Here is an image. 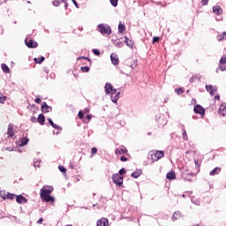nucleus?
<instances>
[{
  "label": "nucleus",
  "mask_w": 226,
  "mask_h": 226,
  "mask_svg": "<svg viewBox=\"0 0 226 226\" xmlns=\"http://www.w3.org/2000/svg\"><path fill=\"white\" fill-rule=\"evenodd\" d=\"M98 31L101 34H110V33H112V29L110 28V26L106 24H100L98 26Z\"/></svg>",
  "instance_id": "f257e3e1"
},
{
  "label": "nucleus",
  "mask_w": 226,
  "mask_h": 226,
  "mask_svg": "<svg viewBox=\"0 0 226 226\" xmlns=\"http://www.w3.org/2000/svg\"><path fill=\"white\" fill-rule=\"evenodd\" d=\"M149 154L153 162H158V160L164 156L163 151H151L149 152Z\"/></svg>",
  "instance_id": "f03ea898"
},
{
  "label": "nucleus",
  "mask_w": 226,
  "mask_h": 226,
  "mask_svg": "<svg viewBox=\"0 0 226 226\" xmlns=\"http://www.w3.org/2000/svg\"><path fill=\"white\" fill-rule=\"evenodd\" d=\"M104 91L106 94H113L117 93V89L114 88V86L110 83H106L104 87Z\"/></svg>",
  "instance_id": "7ed1b4c3"
},
{
  "label": "nucleus",
  "mask_w": 226,
  "mask_h": 226,
  "mask_svg": "<svg viewBox=\"0 0 226 226\" xmlns=\"http://www.w3.org/2000/svg\"><path fill=\"white\" fill-rule=\"evenodd\" d=\"M52 192H54V187H52L50 185H44L41 189L40 195H50Z\"/></svg>",
  "instance_id": "20e7f679"
},
{
  "label": "nucleus",
  "mask_w": 226,
  "mask_h": 226,
  "mask_svg": "<svg viewBox=\"0 0 226 226\" xmlns=\"http://www.w3.org/2000/svg\"><path fill=\"white\" fill-rule=\"evenodd\" d=\"M112 180L117 186H123V177H120L119 174H113Z\"/></svg>",
  "instance_id": "39448f33"
},
{
  "label": "nucleus",
  "mask_w": 226,
  "mask_h": 226,
  "mask_svg": "<svg viewBox=\"0 0 226 226\" xmlns=\"http://www.w3.org/2000/svg\"><path fill=\"white\" fill-rule=\"evenodd\" d=\"M25 43H26V47H28V49H36V47H38V42H36L29 38H26L25 40Z\"/></svg>",
  "instance_id": "423d86ee"
},
{
  "label": "nucleus",
  "mask_w": 226,
  "mask_h": 226,
  "mask_svg": "<svg viewBox=\"0 0 226 226\" xmlns=\"http://www.w3.org/2000/svg\"><path fill=\"white\" fill-rule=\"evenodd\" d=\"M206 89L211 96H215L216 91H218V87H213V85H206Z\"/></svg>",
  "instance_id": "0eeeda50"
},
{
  "label": "nucleus",
  "mask_w": 226,
  "mask_h": 226,
  "mask_svg": "<svg viewBox=\"0 0 226 226\" xmlns=\"http://www.w3.org/2000/svg\"><path fill=\"white\" fill-rule=\"evenodd\" d=\"M121 98V92L113 93L110 95V100L113 103H117V100Z\"/></svg>",
  "instance_id": "6e6552de"
},
{
  "label": "nucleus",
  "mask_w": 226,
  "mask_h": 226,
  "mask_svg": "<svg viewBox=\"0 0 226 226\" xmlns=\"http://www.w3.org/2000/svg\"><path fill=\"white\" fill-rule=\"evenodd\" d=\"M110 59H111L112 64H114V66H117V64H119V57L117 56V55L116 53H112L110 55Z\"/></svg>",
  "instance_id": "1a4fd4ad"
},
{
  "label": "nucleus",
  "mask_w": 226,
  "mask_h": 226,
  "mask_svg": "<svg viewBox=\"0 0 226 226\" xmlns=\"http://www.w3.org/2000/svg\"><path fill=\"white\" fill-rule=\"evenodd\" d=\"M41 199L44 200V202H54L55 200L54 197L50 196V194L41 195Z\"/></svg>",
  "instance_id": "9d476101"
},
{
  "label": "nucleus",
  "mask_w": 226,
  "mask_h": 226,
  "mask_svg": "<svg viewBox=\"0 0 226 226\" xmlns=\"http://www.w3.org/2000/svg\"><path fill=\"white\" fill-rule=\"evenodd\" d=\"M194 112L195 114H200V116H204L205 114L204 108L200 105H196L194 107Z\"/></svg>",
  "instance_id": "9b49d317"
},
{
  "label": "nucleus",
  "mask_w": 226,
  "mask_h": 226,
  "mask_svg": "<svg viewBox=\"0 0 226 226\" xmlns=\"http://www.w3.org/2000/svg\"><path fill=\"white\" fill-rule=\"evenodd\" d=\"M97 226H109V219L102 218L97 221Z\"/></svg>",
  "instance_id": "f8f14e48"
},
{
  "label": "nucleus",
  "mask_w": 226,
  "mask_h": 226,
  "mask_svg": "<svg viewBox=\"0 0 226 226\" xmlns=\"http://www.w3.org/2000/svg\"><path fill=\"white\" fill-rule=\"evenodd\" d=\"M41 110L42 112H52V107L47 105V102H42L41 104Z\"/></svg>",
  "instance_id": "ddd939ff"
},
{
  "label": "nucleus",
  "mask_w": 226,
  "mask_h": 226,
  "mask_svg": "<svg viewBox=\"0 0 226 226\" xmlns=\"http://www.w3.org/2000/svg\"><path fill=\"white\" fill-rule=\"evenodd\" d=\"M27 142H29V139H27V137L21 138L18 142V146H19V147H22L24 146H26Z\"/></svg>",
  "instance_id": "4468645a"
},
{
  "label": "nucleus",
  "mask_w": 226,
  "mask_h": 226,
  "mask_svg": "<svg viewBox=\"0 0 226 226\" xmlns=\"http://www.w3.org/2000/svg\"><path fill=\"white\" fill-rule=\"evenodd\" d=\"M16 201L18 204H26L27 202V200L24 198L22 195L16 196Z\"/></svg>",
  "instance_id": "2eb2a0df"
},
{
  "label": "nucleus",
  "mask_w": 226,
  "mask_h": 226,
  "mask_svg": "<svg viewBox=\"0 0 226 226\" xmlns=\"http://www.w3.org/2000/svg\"><path fill=\"white\" fill-rule=\"evenodd\" d=\"M115 153L116 154H126V153H128V149H126L124 147H122L121 149L117 148Z\"/></svg>",
  "instance_id": "dca6fc26"
},
{
  "label": "nucleus",
  "mask_w": 226,
  "mask_h": 226,
  "mask_svg": "<svg viewBox=\"0 0 226 226\" xmlns=\"http://www.w3.org/2000/svg\"><path fill=\"white\" fill-rule=\"evenodd\" d=\"M219 114H221V116L225 117L226 116V103L225 104H222L219 108Z\"/></svg>",
  "instance_id": "f3484780"
},
{
  "label": "nucleus",
  "mask_w": 226,
  "mask_h": 226,
  "mask_svg": "<svg viewBox=\"0 0 226 226\" xmlns=\"http://www.w3.org/2000/svg\"><path fill=\"white\" fill-rule=\"evenodd\" d=\"M124 43L129 47L130 49H133V41L130 40L128 37H124Z\"/></svg>",
  "instance_id": "a211bd4d"
},
{
  "label": "nucleus",
  "mask_w": 226,
  "mask_h": 226,
  "mask_svg": "<svg viewBox=\"0 0 226 226\" xmlns=\"http://www.w3.org/2000/svg\"><path fill=\"white\" fill-rule=\"evenodd\" d=\"M115 47H117L118 49H121L124 46V44L123 43V41H121V39L116 40V41H112Z\"/></svg>",
  "instance_id": "6ab92c4d"
},
{
  "label": "nucleus",
  "mask_w": 226,
  "mask_h": 226,
  "mask_svg": "<svg viewBox=\"0 0 226 226\" xmlns=\"http://www.w3.org/2000/svg\"><path fill=\"white\" fill-rule=\"evenodd\" d=\"M167 179H170V181H172V179H176V172L170 171L166 175Z\"/></svg>",
  "instance_id": "aec40b11"
},
{
  "label": "nucleus",
  "mask_w": 226,
  "mask_h": 226,
  "mask_svg": "<svg viewBox=\"0 0 226 226\" xmlns=\"http://www.w3.org/2000/svg\"><path fill=\"white\" fill-rule=\"evenodd\" d=\"M142 176V170H137L136 171L132 173V177H134V179H137V177H140Z\"/></svg>",
  "instance_id": "412c9836"
},
{
  "label": "nucleus",
  "mask_w": 226,
  "mask_h": 226,
  "mask_svg": "<svg viewBox=\"0 0 226 226\" xmlns=\"http://www.w3.org/2000/svg\"><path fill=\"white\" fill-rule=\"evenodd\" d=\"M7 135L9 137H13L14 132H13V124H10L8 126V131H7Z\"/></svg>",
  "instance_id": "4be33fe9"
},
{
  "label": "nucleus",
  "mask_w": 226,
  "mask_h": 226,
  "mask_svg": "<svg viewBox=\"0 0 226 226\" xmlns=\"http://www.w3.org/2000/svg\"><path fill=\"white\" fill-rule=\"evenodd\" d=\"M48 121L50 124V126H52V128H55V130H62L61 127H59V125L56 124L50 118H48Z\"/></svg>",
  "instance_id": "5701e85b"
},
{
  "label": "nucleus",
  "mask_w": 226,
  "mask_h": 226,
  "mask_svg": "<svg viewBox=\"0 0 226 226\" xmlns=\"http://www.w3.org/2000/svg\"><path fill=\"white\" fill-rule=\"evenodd\" d=\"M221 170H222L220 168L216 167L213 170L210 171L209 175L210 176H216V175L220 174Z\"/></svg>",
  "instance_id": "b1692460"
},
{
  "label": "nucleus",
  "mask_w": 226,
  "mask_h": 226,
  "mask_svg": "<svg viewBox=\"0 0 226 226\" xmlns=\"http://www.w3.org/2000/svg\"><path fill=\"white\" fill-rule=\"evenodd\" d=\"M213 11L214 13H217V15H222V7L216 5L213 7Z\"/></svg>",
  "instance_id": "393cba45"
},
{
  "label": "nucleus",
  "mask_w": 226,
  "mask_h": 226,
  "mask_svg": "<svg viewBox=\"0 0 226 226\" xmlns=\"http://www.w3.org/2000/svg\"><path fill=\"white\" fill-rule=\"evenodd\" d=\"M1 68H2L4 73H10V67H8V65H6V64H2Z\"/></svg>",
  "instance_id": "a878e982"
},
{
  "label": "nucleus",
  "mask_w": 226,
  "mask_h": 226,
  "mask_svg": "<svg viewBox=\"0 0 226 226\" xmlns=\"http://www.w3.org/2000/svg\"><path fill=\"white\" fill-rule=\"evenodd\" d=\"M37 121L40 124H44L45 123V116L43 114L39 115Z\"/></svg>",
  "instance_id": "bb28decb"
},
{
  "label": "nucleus",
  "mask_w": 226,
  "mask_h": 226,
  "mask_svg": "<svg viewBox=\"0 0 226 226\" xmlns=\"http://www.w3.org/2000/svg\"><path fill=\"white\" fill-rule=\"evenodd\" d=\"M17 197L15 194L8 192L6 196H4L3 199H9L10 200H13Z\"/></svg>",
  "instance_id": "cd10ccee"
},
{
  "label": "nucleus",
  "mask_w": 226,
  "mask_h": 226,
  "mask_svg": "<svg viewBox=\"0 0 226 226\" xmlns=\"http://www.w3.org/2000/svg\"><path fill=\"white\" fill-rule=\"evenodd\" d=\"M177 218H181V212H175L172 216L173 222H176Z\"/></svg>",
  "instance_id": "c85d7f7f"
},
{
  "label": "nucleus",
  "mask_w": 226,
  "mask_h": 226,
  "mask_svg": "<svg viewBox=\"0 0 226 226\" xmlns=\"http://www.w3.org/2000/svg\"><path fill=\"white\" fill-rule=\"evenodd\" d=\"M34 63L37 64H41L43 61H45V57L41 56V58H34Z\"/></svg>",
  "instance_id": "c756f323"
},
{
  "label": "nucleus",
  "mask_w": 226,
  "mask_h": 226,
  "mask_svg": "<svg viewBox=\"0 0 226 226\" xmlns=\"http://www.w3.org/2000/svg\"><path fill=\"white\" fill-rule=\"evenodd\" d=\"M126 29V26L123 24L118 25V33H123Z\"/></svg>",
  "instance_id": "7c9ffc66"
},
{
  "label": "nucleus",
  "mask_w": 226,
  "mask_h": 226,
  "mask_svg": "<svg viewBox=\"0 0 226 226\" xmlns=\"http://www.w3.org/2000/svg\"><path fill=\"white\" fill-rule=\"evenodd\" d=\"M225 36H226V32H223L222 34L218 35L217 36L218 41H222V40H224Z\"/></svg>",
  "instance_id": "2f4dec72"
},
{
  "label": "nucleus",
  "mask_w": 226,
  "mask_h": 226,
  "mask_svg": "<svg viewBox=\"0 0 226 226\" xmlns=\"http://www.w3.org/2000/svg\"><path fill=\"white\" fill-rule=\"evenodd\" d=\"M192 203L195 204L196 206H200V200H197L195 198L192 199Z\"/></svg>",
  "instance_id": "473e14b6"
},
{
  "label": "nucleus",
  "mask_w": 226,
  "mask_h": 226,
  "mask_svg": "<svg viewBox=\"0 0 226 226\" xmlns=\"http://www.w3.org/2000/svg\"><path fill=\"white\" fill-rule=\"evenodd\" d=\"M182 135H183L184 140H188V135L186 134V130L183 129Z\"/></svg>",
  "instance_id": "72a5a7b5"
},
{
  "label": "nucleus",
  "mask_w": 226,
  "mask_h": 226,
  "mask_svg": "<svg viewBox=\"0 0 226 226\" xmlns=\"http://www.w3.org/2000/svg\"><path fill=\"white\" fill-rule=\"evenodd\" d=\"M193 80H200V75L197 74L192 76V78L191 79V82H193Z\"/></svg>",
  "instance_id": "f704fd0d"
},
{
  "label": "nucleus",
  "mask_w": 226,
  "mask_h": 226,
  "mask_svg": "<svg viewBox=\"0 0 226 226\" xmlns=\"http://www.w3.org/2000/svg\"><path fill=\"white\" fill-rule=\"evenodd\" d=\"M221 72H226V66L225 65H220V67L216 70V72L218 73V71Z\"/></svg>",
  "instance_id": "c9c22d12"
},
{
  "label": "nucleus",
  "mask_w": 226,
  "mask_h": 226,
  "mask_svg": "<svg viewBox=\"0 0 226 226\" xmlns=\"http://www.w3.org/2000/svg\"><path fill=\"white\" fill-rule=\"evenodd\" d=\"M81 72L87 73L89 72V66L81 67Z\"/></svg>",
  "instance_id": "e433bc0d"
},
{
  "label": "nucleus",
  "mask_w": 226,
  "mask_h": 226,
  "mask_svg": "<svg viewBox=\"0 0 226 226\" xmlns=\"http://www.w3.org/2000/svg\"><path fill=\"white\" fill-rule=\"evenodd\" d=\"M220 64H226V56H222L220 59Z\"/></svg>",
  "instance_id": "4c0bfd02"
},
{
  "label": "nucleus",
  "mask_w": 226,
  "mask_h": 226,
  "mask_svg": "<svg viewBox=\"0 0 226 226\" xmlns=\"http://www.w3.org/2000/svg\"><path fill=\"white\" fill-rule=\"evenodd\" d=\"M118 0H109V3L116 8L117 6Z\"/></svg>",
  "instance_id": "58836bf2"
},
{
  "label": "nucleus",
  "mask_w": 226,
  "mask_h": 226,
  "mask_svg": "<svg viewBox=\"0 0 226 226\" xmlns=\"http://www.w3.org/2000/svg\"><path fill=\"white\" fill-rule=\"evenodd\" d=\"M98 153V149L96 147H92L91 148V154H96Z\"/></svg>",
  "instance_id": "ea45409f"
},
{
  "label": "nucleus",
  "mask_w": 226,
  "mask_h": 226,
  "mask_svg": "<svg viewBox=\"0 0 226 226\" xmlns=\"http://www.w3.org/2000/svg\"><path fill=\"white\" fill-rule=\"evenodd\" d=\"M34 167H40V162H38V159H35L34 161Z\"/></svg>",
  "instance_id": "a19ab883"
},
{
  "label": "nucleus",
  "mask_w": 226,
  "mask_h": 226,
  "mask_svg": "<svg viewBox=\"0 0 226 226\" xmlns=\"http://www.w3.org/2000/svg\"><path fill=\"white\" fill-rule=\"evenodd\" d=\"M93 52H94V56H100V50H98L97 49H94Z\"/></svg>",
  "instance_id": "79ce46f5"
},
{
  "label": "nucleus",
  "mask_w": 226,
  "mask_h": 226,
  "mask_svg": "<svg viewBox=\"0 0 226 226\" xmlns=\"http://www.w3.org/2000/svg\"><path fill=\"white\" fill-rule=\"evenodd\" d=\"M79 119H82L84 117V111L80 110L78 114Z\"/></svg>",
  "instance_id": "37998d69"
},
{
  "label": "nucleus",
  "mask_w": 226,
  "mask_h": 226,
  "mask_svg": "<svg viewBox=\"0 0 226 226\" xmlns=\"http://www.w3.org/2000/svg\"><path fill=\"white\" fill-rule=\"evenodd\" d=\"M126 172V170H124V168H122L119 171H118V174L120 176H123V174H124Z\"/></svg>",
  "instance_id": "c03bdc74"
},
{
  "label": "nucleus",
  "mask_w": 226,
  "mask_h": 226,
  "mask_svg": "<svg viewBox=\"0 0 226 226\" xmlns=\"http://www.w3.org/2000/svg\"><path fill=\"white\" fill-rule=\"evenodd\" d=\"M58 169L60 172H66V169L64 166H59Z\"/></svg>",
  "instance_id": "a18cd8bd"
},
{
  "label": "nucleus",
  "mask_w": 226,
  "mask_h": 226,
  "mask_svg": "<svg viewBox=\"0 0 226 226\" xmlns=\"http://www.w3.org/2000/svg\"><path fill=\"white\" fill-rule=\"evenodd\" d=\"M158 41H160V37L155 36V37L153 38V43H156Z\"/></svg>",
  "instance_id": "49530a36"
},
{
  "label": "nucleus",
  "mask_w": 226,
  "mask_h": 226,
  "mask_svg": "<svg viewBox=\"0 0 226 226\" xmlns=\"http://www.w3.org/2000/svg\"><path fill=\"white\" fill-rule=\"evenodd\" d=\"M177 94H183V88H178L175 90Z\"/></svg>",
  "instance_id": "de8ad7c7"
},
{
  "label": "nucleus",
  "mask_w": 226,
  "mask_h": 226,
  "mask_svg": "<svg viewBox=\"0 0 226 226\" xmlns=\"http://www.w3.org/2000/svg\"><path fill=\"white\" fill-rule=\"evenodd\" d=\"M6 99L4 98V96H3V95H0V103H4V101H5Z\"/></svg>",
  "instance_id": "09e8293b"
},
{
  "label": "nucleus",
  "mask_w": 226,
  "mask_h": 226,
  "mask_svg": "<svg viewBox=\"0 0 226 226\" xmlns=\"http://www.w3.org/2000/svg\"><path fill=\"white\" fill-rule=\"evenodd\" d=\"M209 0H201V4L203 6H206V4H207Z\"/></svg>",
  "instance_id": "8fccbe9b"
},
{
  "label": "nucleus",
  "mask_w": 226,
  "mask_h": 226,
  "mask_svg": "<svg viewBox=\"0 0 226 226\" xmlns=\"http://www.w3.org/2000/svg\"><path fill=\"white\" fill-rule=\"evenodd\" d=\"M120 160H121V162H128V158H126L124 156H121Z\"/></svg>",
  "instance_id": "3c124183"
},
{
  "label": "nucleus",
  "mask_w": 226,
  "mask_h": 226,
  "mask_svg": "<svg viewBox=\"0 0 226 226\" xmlns=\"http://www.w3.org/2000/svg\"><path fill=\"white\" fill-rule=\"evenodd\" d=\"M34 102H35V103H41V99L36 98V99L34 100Z\"/></svg>",
  "instance_id": "603ef678"
},
{
  "label": "nucleus",
  "mask_w": 226,
  "mask_h": 226,
  "mask_svg": "<svg viewBox=\"0 0 226 226\" xmlns=\"http://www.w3.org/2000/svg\"><path fill=\"white\" fill-rule=\"evenodd\" d=\"M53 5L54 6H58L59 5V1H53Z\"/></svg>",
  "instance_id": "864d4df0"
},
{
  "label": "nucleus",
  "mask_w": 226,
  "mask_h": 226,
  "mask_svg": "<svg viewBox=\"0 0 226 226\" xmlns=\"http://www.w3.org/2000/svg\"><path fill=\"white\" fill-rule=\"evenodd\" d=\"M37 223H39V224L43 223V218H40V219L37 221Z\"/></svg>",
  "instance_id": "5fc2aeb1"
},
{
  "label": "nucleus",
  "mask_w": 226,
  "mask_h": 226,
  "mask_svg": "<svg viewBox=\"0 0 226 226\" xmlns=\"http://www.w3.org/2000/svg\"><path fill=\"white\" fill-rule=\"evenodd\" d=\"M73 4H75L76 8H79V4H77L76 0H72Z\"/></svg>",
  "instance_id": "6e6d98bb"
},
{
  "label": "nucleus",
  "mask_w": 226,
  "mask_h": 226,
  "mask_svg": "<svg viewBox=\"0 0 226 226\" xmlns=\"http://www.w3.org/2000/svg\"><path fill=\"white\" fill-rule=\"evenodd\" d=\"M92 117H92L91 115H87V121H91Z\"/></svg>",
  "instance_id": "4d7b16f0"
},
{
  "label": "nucleus",
  "mask_w": 226,
  "mask_h": 226,
  "mask_svg": "<svg viewBox=\"0 0 226 226\" xmlns=\"http://www.w3.org/2000/svg\"><path fill=\"white\" fill-rule=\"evenodd\" d=\"M5 149V151H13V148L12 147H6V148H4Z\"/></svg>",
  "instance_id": "13d9d810"
},
{
  "label": "nucleus",
  "mask_w": 226,
  "mask_h": 226,
  "mask_svg": "<svg viewBox=\"0 0 226 226\" xmlns=\"http://www.w3.org/2000/svg\"><path fill=\"white\" fill-rule=\"evenodd\" d=\"M31 121H32V123H36V117H32Z\"/></svg>",
  "instance_id": "bf43d9fd"
},
{
  "label": "nucleus",
  "mask_w": 226,
  "mask_h": 226,
  "mask_svg": "<svg viewBox=\"0 0 226 226\" xmlns=\"http://www.w3.org/2000/svg\"><path fill=\"white\" fill-rule=\"evenodd\" d=\"M215 100H220V95H215Z\"/></svg>",
  "instance_id": "052dcab7"
},
{
  "label": "nucleus",
  "mask_w": 226,
  "mask_h": 226,
  "mask_svg": "<svg viewBox=\"0 0 226 226\" xmlns=\"http://www.w3.org/2000/svg\"><path fill=\"white\" fill-rule=\"evenodd\" d=\"M84 112L87 113V112H89V109H88L87 108H86V109H84Z\"/></svg>",
  "instance_id": "680f3d73"
},
{
  "label": "nucleus",
  "mask_w": 226,
  "mask_h": 226,
  "mask_svg": "<svg viewBox=\"0 0 226 226\" xmlns=\"http://www.w3.org/2000/svg\"><path fill=\"white\" fill-rule=\"evenodd\" d=\"M6 1H8V0H0V2H2V3H6Z\"/></svg>",
  "instance_id": "e2e57ef3"
},
{
  "label": "nucleus",
  "mask_w": 226,
  "mask_h": 226,
  "mask_svg": "<svg viewBox=\"0 0 226 226\" xmlns=\"http://www.w3.org/2000/svg\"><path fill=\"white\" fill-rule=\"evenodd\" d=\"M187 181H192V178H187Z\"/></svg>",
  "instance_id": "0e129e2a"
},
{
  "label": "nucleus",
  "mask_w": 226,
  "mask_h": 226,
  "mask_svg": "<svg viewBox=\"0 0 226 226\" xmlns=\"http://www.w3.org/2000/svg\"><path fill=\"white\" fill-rule=\"evenodd\" d=\"M65 8H68V4H65Z\"/></svg>",
  "instance_id": "69168bd1"
},
{
  "label": "nucleus",
  "mask_w": 226,
  "mask_h": 226,
  "mask_svg": "<svg viewBox=\"0 0 226 226\" xmlns=\"http://www.w3.org/2000/svg\"><path fill=\"white\" fill-rule=\"evenodd\" d=\"M195 163H196V164H198V163H199V162H197V161H196V162H195Z\"/></svg>",
  "instance_id": "338daca9"
},
{
  "label": "nucleus",
  "mask_w": 226,
  "mask_h": 226,
  "mask_svg": "<svg viewBox=\"0 0 226 226\" xmlns=\"http://www.w3.org/2000/svg\"><path fill=\"white\" fill-rule=\"evenodd\" d=\"M224 39L226 40V35L224 36Z\"/></svg>",
  "instance_id": "774afa93"
}]
</instances>
